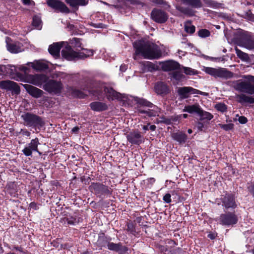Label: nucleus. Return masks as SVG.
Segmentation results:
<instances>
[{
  "instance_id": "nucleus-51",
  "label": "nucleus",
  "mask_w": 254,
  "mask_h": 254,
  "mask_svg": "<svg viewBox=\"0 0 254 254\" xmlns=\"http://www.w3.org/2000/svg\"><path fill=\"white\" fill-rule=\"evenodd\" d=\"M80 180L82 183L87 185H89L91 181V179L89 177L86 178L84 176H83L80 178Z\"/></svg>"
},
{
  "instance_id": "nucleus-15",
  "label": "nucleus",
  "mask_w": 254,
  "mask_h": 254,
  "mask_svg": "<svg viewBox=\"0 0 254 254\" xmlns=\"http://www.w3.org/2000/svg\"><path fill=\"white\" fill-rule=\"evenodd\" d=\"M0 88L11 91L14 94L18 95L20 93V88L17 83L11 80H2L0 81Z\"/></svg>"
},
{
  "instance_id": "nucleus-64",
  "label": "nucleus",
  "mask_w": 254,
  "mask_h": 254,
  "mask_svg": "<svg viewBox=\"0 0 254 254\" xmlns=\"http://www.w3.org/2000/svg\"><path fill=\"white\" fill-rule=\"evenodd\" d=\"M183 252V250L181 248H177V249H175L173 251V253L174 254H181Z\"/></svg>"
},
{
  "instance_id": "nucleus-17",
  "label": "nucleus",
  "mask_w": 254,
  "mask_h": 254,
  "mask_svg": "<svg viewBox=\"0 0 254 254\" xmlns=\"http://www.w3.org/2000/svg\"><path fill=\"white\" fill-rule=\"evenodd\" d=\"M29 77L32 84L39 87L45 84L49 79L48 76L44 74L30 75Z\"/></svg>"
},
{
  "instance_id": "nucleus-50",
  "label": "nucleus",
  "mask_w": 254,
  "mask_h": 254,
  "mask_svg": "<svg viewBox=\"0 0 254 254\" xmlns=\"http://www.w3.org/2000/svg\"><path fill=\"white\" fill-rule=\"evenodd\" d=\"M81 50L84 51V54H85L86 56H87V58L92 56L94 54V51L93 50L85 49L83 48H82Z\"/></svg>"
},
{
  "instance_id": "nucleus-58",
  "label": "nucleus",
  "mask_w": 254,
  "mask_h": 254,
  "mask_svg": "<svg viewBox=\"0 0 254 254\" xmlns=\"http://www.w3.org/2000/svg\"><path fill=\"white\" fill-rule=\"evenodd\" d=\"M196 127L199 131H202L204 127V126L203 123L198 122L196 124Z\"/></svg>"
},
{
  "instance_id": "nucleus-28",
  "label": "nucleus",
  "mask_w": 254,
  "mask_h": 254,
  "mask_svg": "<svg viewBox=\"0 0 254 254\" xmlns=\"http://www.w3.org/2000/svg\"><path fill=\"white\" fill-rule=\"evenodd\" d=\"M134 100L137 104V109H141V107L152 108L154 106L153 103L144 98H140L136 97Z\"/></svg>"
},
{
  "instance_id": "nucleus-37",
  "label": "nucleus",
  "mask_w": 254,
  "mask_h": 254,
  "mask_svg": "<svg viewBox=\"0 0 254 254\" xmlns=\"http://www.w3.org/2000/svg\"><path fill=\"white\" fill-rule=\"evenodd\" d=\"M72 95L80 99L85 98L87 95L79 89H74L71 92Z\"/></svg>"
},
{
  "instance_id": "nucleus-38",
  "label": "nucleus",
  "mask_w": 254,
  "mask_h": 254,
  "mask_svg": "<svg viewBox=\"0 0 254 254\" xmlns=\"http://www.w3.org/2000/svg\"><path fill=\"white\" fill-rule=\"evenodd\" d=\"M189 89L190 95L191 94H195L202 95L203 96H207L208 95V93L201 91L198 89L193 88V87H190V86H189Z\"/></svg>"
},
{
  "instance_id": "nucleus-48",
  "label": "nucleus",
  "mask_w": 254,
  "mask_h": 254,
  "mask_svg": "<svg viewBox=\"0 0 254 254\" xmlns=\"http://www.w3.org/2000/svg\"><path fill=\"white\" fill-rule=\"evenodd\" d=\"M180 11L183 13L188 15L190 16H192L194 15V12L191 9L189 8H182L181 9H180Z\"/></svg>"
},
{
  "instance_id": "nucleus-1",
  "label": "nucleus",
  "mask_w": 254,
  "mask_h": 254,
  "mask_svg": "<svg viewBox=\"0 0 254 254\" xmlns=\"http://www.w3.org/2000/svg\"><path fill=\"white\" fill-rule=\"evenodd\" d=\"M244 80H238L234 86L236 90L242 93L236 94V101L242 105L247 104H254V97L251 95H254V76L245 75Z\"/></svg>"
},
{
  "instance_id": "nucleus-8",
  "label": "nucleus",
  "mask_w": 254,
  "mask_h": 254,
  "mask_svg": "<svg viewBox=\"0 0 254 254\" xmlns=\"http://www.w3.org/2000/svg\"><path fill=\"white\" fill-rule=\"evenodd\" d=\"M236 44L249 50L254 49V39L247 32H242L235 39Z\"/></svg>"
},
{
  "instance_id": "nucleus-7",
  "label": "nucleus",
  "mask_w": 254,
  "mask_h": 254,
  "mask_svg": "<svg viewBox=\"0 0 254 254\" xmlns=\"http://www.w3.org/2000/svg\"><path fill=\"white\" fill-rule=\"evenodd\" d=\"M43 89L50 94L59 95L62 93L64 85L61 81L48 79L43 85Z\"/></svg>"
},
{
  "instance_id": "nucleus-54",
  "label": "nucleus",
  "mask_w": 254,
  "mask_h": 254,
  "mask_svg": "<svg viewBox=\"0 0 254 254\" xmlns=\"http://www.w3.org/2000/svg\"><path fill=\"white\" fill-rule=\"evenodd\" d=\"M151 1L156 5L167 4V2L165 0H151Z\"/></svg>"
},
{
  "instance_id": "nucleus-2",
  "label": "nucleus",
  "mask_w": 254,
  "mask_h": 254,
  "mask_svg": "<svg viewBox=\"0 0 254 254\" xmlns=\"http://www.w3.org/2000/svg\"><path fill=\"white\" fill-rule=\"evenodd\" d=\"M133 47L136 55H141L146 59H159L162 56L160 47L155 44L139 40L133 43Z\"/></svg>"
},
{
  "instance_id": "nucleus-12",
  "label": "nucleus",
  "mask_w": 254,
  "mask_h": 254,
  "mask_svg": "<svg viewBox=\"0 0 254 254\" xmlns=\"http://www.w3.org/2000/svg\"><path fill=\"white\" fill-rule=\"evenodd\" d=\"M128 142L133 145H139L144 141V138L141 132L138 130H134L127 135Z\"/></svg>"
},
{
  "instance_id": "nucleus-52",
  "label": "nucleus",
  "mask_w": 254,
  "mask_h": 254,
  "mask_svg": "<svg viewBox=\"0 0 254 254\" xmlns=\"http://www.w3.org/2000/svg\"><path fill=\"white\" fill-rule=\"evenodd\" d=\"M171 194L169 193H166L165 195H164L163 197V200L167 203H170L171 201Z\"/></svg>"
},
{
  "instance_id": "nucleus-4",
  "label": "nucleus",
  "mask_w": 254,
  "mask_h": 254,
  "mask_svg": "<svg viewBox=\"0 0 254 254\" xmlns=\"http://www.w3.org/2000/svg\"><path fill=\"white\" fill-rule=\"evenodd\" d=\"M24 126L40 130L45 126V118L31 112H24L21 116Z\"/></svg>"
},
{
  "instance_id": "nucleus-9",
  "label": "nucleus",
  "mask_w": 254,
  "mask_h": 254,
  "mask_svg": "<svg viewBox=\"0 0 254 254\" xmlns=\"http://www.w3.org/2000/svg\"><path fill=\"white\" fill-rule=\"evenodd\" d=\"M205 71L206 73L215 77H220L225 79H229L233 77L234 73L226 68H215L213 67H206Z\"/></svg>"
},
{
  "instance_id": "nucleus-20",
  "label": "nucleus",
  "mask_w": 254,
  "mask_h": 254,
  "mask_svg": "<svg viewBox=\"0 0 254 254\" xmlns=\"http://www.w3.org/2000/svg\"><path fill=\"white\" fill-rule=\"evenodd\" d=\"M161 68L164 71H170L180 69V64L176 61L169 60L162 63Z\"/></svg>"
},
{
  "instance_id": "nucleus-33",
  "label": "nucleus",
  "mask_w": 254,
  "mask_h": 254,
  "mask_svg": "<svg viewBox=\"0 0 254 254\" xmlns=\"http://www.w3.org/2000/svg\"><path fill=\"white\" fill-rule=\"evenodd\" d=\"M202 1L206 6L214 9L219 8L222 5V3L214 0H202Z\"/></svg>"
},
{
  "instance_id": "nucleus-62",
  "label": "nucleus",
  "mask_w": 254,
  "mask_h": 254,
  "mask_svg": "<svg viewBox=\"0 0 254 254\" xmlns=\"http://www.w3.org/2000/svg\"><path fill=\"white\" fill-rule=\"evenodd\" d=\"M19 70L26 73L29 70V68L25 66H22L19 67Z\"/></svg>"
},
{
  "instance_id": "nucleus-61",
  "label": "nucleus",
  "mask_w": 254,
  "mask_h": 254,
  "mask_svg": "<svg viewBox=\"0 0 254 254\" xmlns=\"http://www.w3.org/2000/svg\"><path fill=\"white\" fill-rule=\"evenodd\" d=\"M155 182V179L154 178H149L147 179V184L148 185H152Z\"/></svg>"
},
{
  "instance_id": "nucleus-53",
  "label": "nucleus",
  "mask_w": 254,
  "mask_h": 254,
  "mask_svg": "<svg viewBox=\"0 0 254 254\" xmlns=\"http://www.w3.org/2000/svg\"><path fill=\"white\" fill-rule=\"evenodd\" d=\"M170 117L171 125L173 122H176L181 120L182 115L172 116Z\"/></svg>"
},
{
  "instance_id": "nucleus-21",
  "label": "nucleus",
  "mask_w": 254,
  "mask_h": 254,
  "mask_svg": "<svg viewBox=\"0 0 254 254\" xmlns=\"http://www.w3.org/2000/svg\"><path fill=\"white\" fill-rule=\"evenodd\" d=\"M89 107L92 111L97 112H102L108 109V106L106 103L100 101L92 102L90 103Z\"/></svg>"
},
{
  "instance_id": "nucleus-47",
  "label": "nucleus",
  "mask_w": 254,
  "mask_h": 254,
  "mask_svg": "<svg viewBox=\"0 0 254 254\" xmlns=\"http://www.w3.org/2000/svg\"><path fill=\"white\" fill-rule=\"evenodd\" d=\"M185 30L187 33L192 34L195 32V27L192 25H188L186 24L185 25Z\"/></svg>"
},
{
  "instance_id": "nucleus-36",
  "label": "nucleus",
  "mask_w": 254,
  "mask_h": 254,
  "mask_svg": "<svg viewBox=\"0 0 254 254\" xmlns=\"http://www.w3.org/2000/svg\"><path fill=\"white\" fill-rule=\"evenodd\" d=\"M138 113L145 114L149 117H155L157 114V112L153 110L148 109L145 110L142 109H137Z\"/></svg>"
},
{
  "instance_id": "nucleus-25",
  "label": "nucleus",
  "mask_w": 254,
  "mask_h": 254,
  "mask_svg": "<svg viewBox=\"0 0 254 254\" xmlns=\"http://www.w3.org/2000/svg\"><path fill=\"white\" fill-rule=\"evenodd\" d=\"M201 108L198 103L192 105H187L185 107L183 111L188 112L190 114L196 113L199 114Z\"/></svg>"
},
{
  "instance_id": "nucleus-18",
  "label": "nucleus",
  "mask_w": 254,
  "mask_h": 254,
  "mask_svg": "<svg viewBox=\"0 0 254 254\" xmlns=\"http://www.w3.org/2000/svg\"><path fill=\"white\" fill-rule=\"evenodd\" d=\"M23 86L26 92L32 97L39 98L41 97L44 93L43 90L31 85L25 84H23Z\"/></svg>"
},
{
  "instance_id": "nucleus-55",
  "label": "nucleus",
  "mask_w": 254,
  "mask_h": 254,
  "mask_svg": "<svg viewBox=\"0 0 254 254\" xmlns=\"http://www.w3.org/2000/svg\"><path fill=\"white\" fill-rule=\"evenodd\" d=\"M247 189L249 193L254 197V183L247 187Z\"/></svg>"
},
{
  "instance_id": "nucleus-59",
  "label": "nucleus",
  "mask_w": 254,
  "mask_h": 254,
  "mask_svg": "<svg viewBox=\"0 0 254 254\" xmlns=\"http://www.w3.org/2000/svg\"><path fill=\"white\" fill-rule=\"evenodd\" d=\"M216 237L217 234L212 232H210L207 235V237L211 240H214Z\"/></svg>"
},
{
  "instance_id": "nucleus-32",
  "label": "nucleus",
  "mask_w": 254,
  "mask_h": 254,
  "mask_svg": "<svg viewBox=\"0 0 254 254\" xmlns=\"http://www.w3.org/2000/svg\"><path fill=\"white\" fill-rule=\"evenodd\" d=\"M184 3L189 5L192 7L198 8L202 7L200 0H181Z\"/></svg>"
},
{
  "instance_id": "nucleus-63",
  "label": "nucleus",
  "mask_w": 254,
  "mask_h": 254,
  "mask_svg": "<svg viewBox=\"0 0 254 254\" xmlns=\"http://www.w3.org/2000/svg\"><path fill=\"white\" fill-rule=\"evenodd\" d=\"M167 243H168V244L173 245V246L178 245L177 241H176L175 240H171V239L168 240V242Z\"/></svg>"
},
{
  "instance_id": "nucleus-40",
  "label": "nucleus",
  "mask_w": 254,
  "mask_h": 254,
  "mask_svg": "<svg viewBox=\"0 0 254 254\" xmlns=\"http://www.w3.org/2000/svg\"><path fill=\"white\" fill-rule=\"evenodd\" d=\"M219 127L226 131L233 130L234 128V124L230 123L228 124H219Z\"/></svg>"
},
{
  "instance_id": "nucleus-49",
  "label": "nucleus",
  "mask_w": 254,
  "mask_h": 254,
  "mask_svg": "<svg viewBox=\"0 0 254 254\" xmlns=\"http://www.w3.org/2000/svg\"><path fill=\"white\" fill-rule=\"evenodd\" d=\"M161 120L160 121V123L165 124L167 125H171L170 117L167 118L164 116H162L160 117Z\"/></svg>"
},
{
  "instance_id": "nucleus-10",
  "label": "nucleus",
  "mask_w": 254,
  "mask_h": 254,
  "mask_svg": "<svg viewBox=\"0 0 254 254\" xmlns=\"http://www.w3.org/2000/svg\"><path fill=\"white\" fill-rule=\"evenodd\" d=\"M236 198L235 193L226 191L220 198L222 206L226 209L236 208L238 206Z\"/></svg>"
},
{
  "instance_id": "nucleus-57",
  "label": "nucleus",
  "mask_w": 254,
  "mask_h": 254,
  "mask_svg": "<svg viewBox=\"0 0 254 254\" xmlns=\"http://www.w3.org/2000/svg\"><path fill=\"white\" fill-rule=\"evenodd\" d=\"M20 133H21L23 135L26 136L28 137L30 136L31 135L30 132L25 128L21 129Z\"/></svg>"
},
{
  "instance_id": "nucleus-6",
  "label": "nucleus",
  "mask_w": 254,
  "mask_h": 254,
  "mask_svg": "<svg viewBox=\"0 0 254 254\" xmlns=\"http://www.w3.org/2000/svg\"><path fill=\"white\" fill-rule=\"evenodd\" d=\"M63 57L68 61H76L79 60H84L87 58V56L84 54V52H77L73 50L69 45H67L65 49L62 51Z\"/></svg>"
},
{
  "instance_id": "nucleus-14",
  "label": "nucleus",
  "mask_w": 254,
  "mask_h": 254,
  "mask_svg": "<svg viewBox=\"0 0 254 254\" xmlns=\"http://www.w3.org/2000/svg\"><path fill=\"white\" fill-rule=\"evenodd\" d=\"M154 92L162 97H165L171 92V89L168 84L164 81H158L154 86Z\"/></svg>"
},
{
  "instance_id": "nucleus-46",
  "label": "nucleus",
  "mask_w": 254,
  "mask_h": 254,
  "mask_svg": "<svg viewBox=\"0 0 254 254\" xmlns=\"http://www.w3.org/2000/svg\"><path fill=\"white\" fill-rule=\"evenodd\" d=\"M9 66H10L11 68H13H13L10 69L11 71H10L9 73L10 74H11V73H14L15 72L16 75L17 77V79H16V80H18V79H19L21 81L23 80V79L24 78V75H23L21 73L16 72L15 67L14 66H12V65H10Z\"/></svg>"
},
{
  "instance_id": "nucleus-44",
  "label": "nucleus",
  "mask_w": 254,
  "mask_h": 254,
  "mask_svg": "<svg viewBox=\"0 0 254 254\" xmlns=\"http://www.w3.org/2000/svg\"><path fill=\"white\" fill-rule=\"evenodd\" d=\"M71 44L76 48H79L81 49L83 48L82 47V43L81 42V39L78 38H73L71 40Z\"/></svg>"
},
{
  "instance_id": "nucleus-22",
  "label": "nucleus",
  "mask_w": 254,
  "mask_h": 254,
  "mask_svg": "<svg viewBox=\"0 0 254 254\" xmlns=\"http://www.w3.org/2000/svg\"><path fill=\"white\" fill-rule=\"evenodd\" d=\"M172 138L180 144H184L188 138L187 135L183 131L178 130L172 134Z\"/></svg>"
},
{
  "instance_id": "nucleus-11",
  "label": "nucleus",
  "mask_w": 254,
  "mask_h": 254,
  "mask_svg": "<svg viewBox=\"0 0 254 254\" xmlns=\"http://www.w3.org/2000/svg\"><path fill=\"white\" fill-rule=\"evenodd\" d=\"M238 217L235 212L227 211L221 214L219 218V223L223 226H234L238 222Z\"/></svg>"
},
{
  "instance_id": "nucleus-35",
  "label": "nucleus",
  "mask_w": 254,
  "mask_h": 254,
  "mask_svg": "<svg viewBox=\"0 0 254 254\" xmlns=\"http://www.w3.org/2000/svg\"><path fill=\"white\" fill-rule=\"evenodd\" d=\"M235 51L237 57L241 60L245 62H248L250 60V57L248 54L242 52L237 48H235Z\"/></svg>"
},
{
  "instance_id": "nucleus-39",
  "label": "nucleus",
  "mask_w": 254,
  "mask_h": 254,
  "mask_svg": "<svg viewBox=\"0 0 254 254\" xmlns=\"http://www.w3.org/2000/svg\"><path fill=\"white\" fill-rule=\"evenodd\" d=\"M170 74L171 77L177 81H180L184 77V75L179 70H175Z\"/></svg>"
},
{
  "instance_id": "nucleus-30",
  "label": "nucleus",
  "mask_w": 254,
  "mask_h": 254,
  "mask_svg": "<svg viewBox=\"0 0 254 254\" xmlns=\"http://www.w3.org/2000/svg\"><path fill=\"white\" fill-rule=\"evenodd\" d=\"M177 93L181 100L186 99L190 97L189 86L179 87Z\"/></svg>"
},
{
  "instance_id": "nucleus-3",
  "label": "nucleus",
  "mask_w": 254,
  "mask_h": 254,
  "mask_svg": "<svg viewBox=\"0 0 254 254\" xmlns=\"http://www.w3.org/2000/svg\"><path fill=\"white\" fill-rule=\"evenodd\" d=\"M111 241L112 238L110 236L105 235L104 233H100L99 234L96 243L97 246L100 248V250L102 248H107L109 250L118 254H125L128 251V247L123 245L121 242L114 243Z\"/></svg>"
},
{
  "instance_id": "nucleus-60",
  "label": "nucleus",
  "mask_w": 254,
  "mask_h": 254,
  "mask_svg": "<svg viewBox=\"0 0 254 254\" xmlns=\"http://www.w3.org/2000/svg\"><path fill=\"white\" fill-rule=\"evenodd\" d=\"M13 250H15L16 251H19L20 252L25 254L26 252L23 251V248L21 246H14L13 248Z\"/></svg>"
},
{
  "instance_id": "nucleus-42",
  "label": "nucleus",
  "mask_w": 254,
  "mask_h": 254,
  "mask_svg": "<svg viewBox=\"0 0 254 254\" xmlns=\"http://www.w3.org/2000/svg\"><path fill=\"white\" fill-rule=\"evenodd\" d=\"M183 69L184 73L187 75H192L198 73V71L189 67L183 66Z\"/></svg>"
},
{
  "instance_id": "nucleus-43",
  "label": "nucleus",
  "mask_w": 254,
  "mask_h": 254,
  "mask_svg": "<svg viewBox=\"0 0 254 254\" xmlns=\"http://www.w3.org/2000/svg\"><path fill=\"white\" fill-rule=\"evenodd\" d=\"M198 36L201 38H206L210 36V32L206 29H201L197 32Z\"/></svg>"
},
{
  "instance_id": "nucleus-13",
  "label": "nucleus",
  "mask_w": 254,
  "mask_h": 254,
  "mask_svg": "<svg viewBox=\"0 0 254 254\" xmlns=\"http://www.w3.org/2000/svg\"><path fill=\"white\" fill-rule=\"evenodd\" d=\"M151 19L156 23H165L168 19V15L165 11L158 8H154L151 12Z\"/></svg>"
},
{
  "instance_id": "nucleus-5",
  "label": "nucleus",
  "mask_w": 254,
  "mask_h": 254,
  "mask_svg": "<svg viewBox=\"0 0 254 254\" xmlns=\"http://www.w3.org/2000/svg\"><path fill=\"white\" fill-rule=\"evenodd\" d=\"M88 189L91 193L101 199L110 197L113 195V189L103 183L92 182Z\"/></svg>"
},
{
  "instance_id": "nucleus-31",
  "label": "nucleus",
  "mask_w": 254,
  "mask_h": 254,
  "mask_svg": "<svg viewBox=\"0 0 254 254\" xmlns=\"http://www.w3.org/2000/svg\"><path fill=\"white\" fill-rule=\"evenodd\" d=\"M31 64L32 67L36 70L43 71L49 68L48 64L43 62L36 61L35 63H31Z\"/></svg>"
},
{
  "instance_id": "nucleus-16",
  "label": "nucleus",
  "mask_w": 254,
  "mask_h": 254,
  "mask_svg": "<svg viewBox=\"0 0 254 254\" xmlns=\"http://www.w3.org/2000/svg\"><path fill=\"white\" fill-rule=\"evenodd\" d=\"M39 139L37 137L32 139L30 143H28V146L25 147L23 150V153L26 156L32 155V151H38V146L39 144Z\"/></svg>"
},
{
  "instance_id": "nucleus-24",
  "label": "nucleus",
  "mask_w": 254,
  "mask_h": 254,
  "mask_svg": "<svg viewBox=\"0 0 254 254\" xmlns=\"http://www.w3.org/2000/svg\"><path fill=\"white\" fill-rule=\"evenodd\" d=\"M126 230L128 233L135 237H136L139 234L138 232L137 231L136 229V223L134 221L128 219L126 221Z\"/></svg>"
},
{
  "instance_id": "nucleus-27",
  "label": "nucleus",
  "mask_w": 254,
  "mask_h": 254,
  "mask_svg": "<svg viewBox=\"0 0 254 254\" xmlns=\"http://www.w3.org/2000/svg\"><path fill=\"white\" fill-rule=\"evenodd\" d=\"M67 224L71 225H75L81 223L83 221V218L79 215H74L70 216L69 217L65 218Z\"/></svg>"
},
{
  "instance_id": "nucleus-29",
  "label": "nucleus",
  "mask_w": 254,
  "mask_h": 254,
  "mask_svg": "<svg viewBox=\"0 0 254 254\" xmlns=\"http://www.w3.org/2000/svg\"><path fill=\"white\" fill-rule=\"evenodd\" d=\"M65 1L72 7L78 9L79 6L87 5L88 0H66Z\"/></svg>"
},
{
  "instance_id": "nucleus-19",
  "label": "nucleus",
  "mask_w": 254,
  "mask_h": 254,
  "mask_svg": "<svg viewBox=\"0 0 254 254\" xmlns=\"http://www.w3.org/2000/svg\"><path fill=\"white\" fill-rule=\"evenodd\" d=\"M104 91L106 94L107 98L109 101H113L115 99L119 100L123 98L122 94L117 92L112 87L105 86Z\"/></svg>"
},
{
  "instance_id": "nucleus-45",
  "label": "nucleus",
  "mask_w": 254,
  "mask_h": 254,
  "mask_svg": "<svg viewBox=\"0 0 254 254\" xmlns=\"http://www.w3.org/2000/svg\"><path fill=\"white\" fill-rule=\"evenodd\" d=\"M41 23V18L39 16L34 15L33 16L32 24L34 27L38 28L40 26Z\"/></svg>"
},
{
  "instance_id": "nucleus-26",
  "label": "nucleus",
  "mask_w": 254,
  "mask_h": 254,
  "mask_svg": "<svg viewBox=\"0 0 254 254\" xmlns=\"http://www.w3.org/2000/svg\"><path fill=\"white\" fill-rule=\"evenodd\" d=\"M8 40H11V39L7 37L6 39V47L9 52L13 54H17L21 51L19 44L8 43Z\"/></svg>"
},
{
  "instance_id": "nucleus-34",
  "label": "nucleus",
  "mask_w": 254,
  "mask_h": 254,
  "mask_svg": "<svg viewBox=\"0 0 254 254\" xmlns=\"http://www.w3.org/2000/svg\"><path fill=\"white\" fill-rule=\"evenodd\" d=\"M198 115L200 117V120H207L210 121L214 117L213 115L211 113L204 111L202 108L201 109Z\"/></svg>"
},
{
  "instance_id": "nucleus-41",
  "label": "nucleus",
  "mask_w": 254,
  "mask_h": 254,
  "mask_svg": "<svg viewBox=\"0 0 254 254\" xmlns=\"http://www.w3.org/2000/svg\"><path fill=\"white\" fill-rule=\"evenodd\" d=\"M215 108L219 112L225 113L227 111V106L224 103H218L215 105Z\"/></svg>"
},
{
  "instance_id": "nucleus-23",
  "label": "nucleus",
  "mask_w": 254,
  "mask_h": 254,
  "mask_svg": "<svg viewBox=\"0 0 254 254\" xmlns=\"http://www.w3.org/2000/svg\"><path fill=\"white\" fill-rule=\"evenodd\" d=\"M62 47V44L60 43H54L50 45L48 48L49 53L55 57L60 56V50Z\"/></svg>"
},
{
  "instance_id": "nucleus-56",
  "label": "nucleus",
  "mask_w": 254,
  "mask_h": 254,
  "mask_svg": "<svg viewBox=\"0 0 254 254\" xmlns=\"http://www.w3.org/2000/svg\"><path fill=\"white\" fill-rule=\"evenodd\" d=\"M238 121L241 124H245L248 122L247 118L243 116H240L238 119Z\"/></svg>"
}]
</instances>
